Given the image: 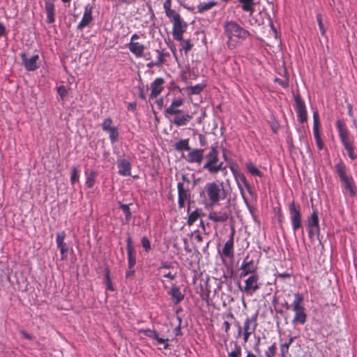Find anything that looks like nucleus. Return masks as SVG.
Here are the masks:
<instances>
[{"label":"nucleus","instance_id":"nucleus-1","mask_svg":"<svg viewBox=\"0 0 357 357\" xmlns=\"http://www.w3.org/2000/svg\"><path fill=\"white\" fill-rule=\"evenodd\" d=\"M227 45L229 50L235 49L250 36V33L233 20L226 21L223 25Z\"/></svg>","mask_w":357,"mask_h":357},{"label":"nucleus","instance_id":"nucleus-2","mask_svg":"<svg viewBox=\"0 0 357 357\" xmlns=\"http://www.w3.org/2000/svg\"><path fill=\"white\" fill-rule=\"evenodd\" d=\"M200 196L204 199L206 206L213 208L227 197V192L222 182H208L206 183Z\"/></svg>","mask_w":357,"mask_h":357},{"label":"nucleus","instance_id":"nucleus-3","mask_svg":"<svg viewBox=\"0 0 357 357\" xmlns=\"http://www.w3.org/2000/svg\"><path fill=\"white\" fill-rule=\"evenodd\" d=\"M335 171L340 178L343 187V192L349 193L350 196L356 195V190L354 181L351 175L347 174V167L346 165L340 161L335 165Z\"/></svg>","mask_w":357,"mask_h":357},{"label":"nucleus","instance_id":"nucleus-4","mask_svg":"<svg viewBox=\"0 0 357 357\" xmlns=\"http://www.w3.org/2000/svg\"><path fill=\"white\" fill-rule=\"evenodd\" d=\"M304 300L303 294L301 293L294 294V298L292 302V310L294 312V317L292 319V324H304L307 321V314L305 307L302 305Z\"/></svg>","mask_w":357,"mask_h":357},{"label":"nucleus","instance_id":"nucleus-5","mask_svg":"<svg viewBox=\"0 0 357 357\" xmlns=\"http://www.w3.org/2000/svg\"><path fill=\"white\" fill-rule=\"evenodd\" d=\"M206 163L203 168L209 173L215 174L220 171L223 162L218 159V151L217 147H212L210 152L206 155Z\"/></svg>","mask_w":357,"mask_h":357},{"label":"nucleus","instance_id":"nucleus-6","mask_svg":"<svg viewBox=\"0 0 357 357\" xmlns=\"http://www.w3.org/2000/svg\"><path fill=\"white\" fill-rule=\"evenodd\" d=\"M259 277L258 274L250 275L245 280V286L241 287L239 286L241 291L248 296H252L259 288Z\"/></svg>","mask_w":357,"mask_h":357},{"label":"nucleus","instance_id":"nucleus-7","mask_svg":"<svg viewBox=\"0 0 357 357\" xmlns=\"http://www.w3.org/2000/svg\"><path fill=\"white\" fill-rule=\"evenodd\" d=\"M238 1L242 10L249 14L250 19L248 23L252 26L259 25L258 20L253 16L255 11V6L257 4L255 0H238Z\"/></svg>","mask_w":357,"mask_h":357},{"label":"nucleus","instance_id":"nucleus-8","mask_svg":"<svg viewBox=\"0 0 357 357\" xmlns=\"http://www.w3.org/2000/svg\"><path fill=\"white\" fill-rule=\"evenodd\" d=\"M231 215L230 206L227 205L220 210L212 209L209 211L208 218L214 222H225Z\"/></svg>","mask_w":357,"mask_h":357},{"label":"nucleus","instance_id":"nucleus-9","mask_svg":"<svg viewBox=\"0 0 357 357\" xmlns=\"http://www.w3.org/2000/svg\"><path fill=\"white\" fill-rule=\"evenodd\" d=\"M307 232L310 238L314 236H319L320 234V227L318 218V213L315 210H313L311 215L307 220Z\"/></svg>","mask_w":357,"mask_h":357},{"label":"nucleus","instance_id":"nucleus-10","mask_svg":"<svg viewBox=\"0 0 357 357\" xmlns=\"http://www.w3.org/2000/svg\"><path fill=\"white\" fill-rule=\"evenodd\" d=\"M231 171L235 178V180L237 183V185L239 188V190L241 192V196L244 200L245 204L247 205L248 208H250L248 202L245 197L244 191L243 189V186L245 187L247 190H250V185L247 181L246 177L245 175L241 172H239L238 170L235 169L234 167H231Z\"/></svg>","mask_w":357,"mask_h":357},{"label":"nucleus","instance_id":"nucleus-11","mask_svg":"<svg viewBox=\"0 0 357 357\" xmlns=\"http://www.w3.org/2000/svg\"><path fill=\"white\" fill-rule=\"evenodd\" d=\"M257 313L254 314L250 317L245 319L243 326H238V336H241L242 333L252 334L255 333L257 326Z\"/></svg>","mask_w":357,"mask_h":357},{"label":"nucleus","instance_id":"nucleus-12","mask_svg":"<svg viewBox=\"0 0 357 357\" xmlns=\"http://www.w3.org/2000/svg\"><path fill=\"white\" fill-rule=\"evenodd\" d=\"M112 119L107 118L102 123V129L109 133L110 142L114 144L119 140V132L117 127L112 126Z\"/></svg>","mask_w":357,"mask_h":357},{"label":"nucleus","instance_id":"nucleus-13","mask_svg":"<svg viewBox=\"0 0 357 357\" xmlns=\"http://www.w3.org/2000/svg\"><path fill=\"white\" fill-rule=\"evenodd\" d=\"M240 269L241 271L239 275L241 278H245L248 275L257 274V266L255 264L252 259H249L248 257L243 259Z\"/></svg>","mask_w":357,"mask_h":357},{"label":"nucleus","instance_id":"nucleus-14","mask_svg":"<svg viewBox=\"0 0 357 357\" xmlns=\"http://www.w3.org/2000/svg\"><path fill=\"white\" fill-rule=\"evenodd\" d=\"M172 24L173 38L178 41H181L183 39V34L187 27V24L182 20L181 17L172 22Z\"/></svg>","mask_w":357,"mask_h":357},{"label":"nucleus","instance_id":"nucleus-15","mask_svg":"<svg viewBox=\"0 0 357 357\" xmlns=\"http://www.w3.org/2000/svg\"><path fill=\"white\" fill-rule=\"evenodd\" d=\"M290 219L295 233L301 227V214L294 203L289 205Z\"/></svg>","mask_w":357,"mask_h":357},{"label":"nucleus","instance_id":"nucleus-16","mask_svg":"<svg viewBox=\"0 0 357 357\" xmlns=\"http://www.w3.org/2000/svg\"><path fill=\"white\" fill-rule=\"evenodd\" d=\"M22 61L26 70L33 71L38 67L39 56L38 54L33 55L30 58H27L24 53L20 54Z\"/></svg>","mask_w":357,"mask_h":357},{"label":"nucleus","instance_id":"nucleus-17","mask_svg":"<svg viewBox=\"0 0 357 357\" xmlns=\"http://www.w3.org/2000/svg\"><path fill=\"white\" fill-rule=\"evenodd\" d=\"M165 80L162 77L155 79L150 84L151 93L150 98H156L163 91Z\"/></svg>","mask_w":357,"mask_h":357},{"label":"nucleus","instance_id":"nucleus-18","mask_svg":"<svg viewBox=\"0 0 357 357\" xmlns=\"http://www.w3.org/2000/svg\"><path fill=\"white\" fill-rule=\"evenodd\" d=\"M118 173L123 176L131 175L132 165L129 159L119 158L117 160Z\"/></svg>","mask_w":357,"mask_h":357},{"label":"nucleus","instance_id":"nucleus-19","mask_svg":"<svg viewBox=\"0 0 357 357\" xmlns=\"http://www.w3.org/2000/svg\"><path fill=\"white\" fill-rule=\"evenodd\" d=\"M93 8L90 5H86L84 8V12L82 17L81 21L77 26V29L82 30L86 26H88L93 20L92 16Z\"/></svg>","mask_w":357,"mask_h":357},{"label":"nucleus","instance_id":"nucleus-20","mask_svg":"<svg viewBox=\"0 0 357 357\" xmlns=\"http://www.w3.org/2000/svg\"><path fill=\"white\" fill-rule=\"evenodd\" d=\"M296 111L297 113L298 120L301 121V123L306 122L307 120V114L304 102L301 100L299 98H296Z\"/></svg>","mask_w":357,"mask_h":357},{"label":"nucleus","instance_id":"nucleus-21","mask_svg":"<svg viewBox=\"0 0 357 357\" xmlns=\"http://www.w3.org/2000/svg\"><path fill=\"white\" fill-rule=\"evenodd\" d=\"M336 126L338 130L341 142L343 144V146L351 143L349 137V132L340 120L337 121Z\"/></svg>","mask_w":357,"mask_h":357},{"label":"nucleus","instance_id":"nucleus-22","mask_svg":"<svg viewBox=\"0 0 357 357\" xmlns=\"http://www.w3.org/2000/svg\"><path fill=\"white\" fill-rule=\"evenodd\" d=\"M183 99L181 98H176L172 100L170 105L165 109L167 115H176L181 113L179 107L183 104Z\"/></svg>","mask_w":357,"mask_h":357},{"label":"nucleus","instance_id":"nucleus-23","mask_svg":"<svg viewBox=\"0 0 357 357\" xmlns=\"http://www.w3.org/2000/svg\"><path fill=\"white\" fill-rule=\"evenodd\" d=\"M204 149L191 150L187 155L186 160L190 163L200 164L204 158Z\"/></svg>","mask_w":357,"mask_h":357},{"label":"nucleus","instance_id":"nucleus-24","mask_svg":"<svg viewBox=\"0 0 357 357\" xmlns=\"http://www.w3.org/2000/svg\"><path fill=\"white\" fill-rule=\"evenodd\" d=\"M128 47L130 52L136 57L141 58L144 56V52L146 49L144 45L139 43L130 42L128 44Z\"/></svg>","mask_w":357,"mask_h":357},{"label":"nucleus","instance_id":"nucleus-25","mask_svg":"<svg viewBox=\"0 0 357 357\" xmlns=\"http://www.w3.org/2000/svg\"><path fill=\"white\" fill-rule=\"evenodd\" d=\"M234 233L232 232L230 235L229 240H227L224 245L222 251V254L224 257L230 259L234 257Z\"/></svg>","mask_w":357,"mask_h":357},{"label":"nucleus","instance_id":"nucleus-26","mask_svg":"<svg viewBox=\"0 0 357 357\" xmlns=\"http://www.w3.org/2000/svg\"><path fill=\"white\" fill-rule=\"evenodd\" d=\"M168 294L175 305L180 303L184 298V294L181 292L179 287L176 284H173L171 287Z\"/></svg>","mask_w":357,"mask_h":357},{"label":"nucleus","instance_id":"nucleus-27","mask_svg":"<svg viewBox=\"0 0 357 357\" xmlns=\"http://www.w3.org/2000/svg\"><path fill=\"white\" fill-rule=\"evenodd\" d=\"M45 9L47 14V22L52 24L55 21V8L54 4L50 0H46L45 3Z\"/></svg>","mask_w":357,"mask_h":357},{"label":"nucleus","instance_id":"nucleus-28","mask_svg":"<svg viewBox=\"0 0 357 357\" xmlns=\"http://www.w3.org/2000/svg\"><path fill=\"white\" fill-rule=\"evenodd\" d=\"M178 204L179 208H183L185 205L186 202L188 199V193L187 190L183 188V184L179 183L178 184Z\"/></svg>","mask_w":357,"mask_h":357},{"label":"nucleus","instance_id":"nucleus-29","mask_svg":"<svg viewBox=\"0 0 357 357\" xmlns=\"http://www.w3.org/2000/svg\"><path fill=\"white\" fill-rule=\"evenodd\" d=\"M176 116L174 117L173 120V123L176 126H184L188 124V123L192 119V115L189 114H183L181 115L176 114Z\"/></svg>","mask_w":357,"mask_h":357},{"label":"nucleus","instance_id":"nucleus-30","mask_svg":"<svg viewBox=\"0 0 357 357\" xmlns=\"http://www.w3.org/2000/svg\"><path fill=\"white\" fill-rule=\"evenodd\" d=\"M127 249H128V264L129 268H132L135 264V256L133 250L131 247V239L128 238L127 240Z\"/></svg>","mask_w":357,"mask_h":357},{"label":"nucleus","instance_id":"nucleus-31","mask_svg":"<svg viewBox=\"0 0 357 357\" xmlns=\"http://www.w3.org/2000/svg\"><path fill=\"white\" fill-rule=\"evenodd\" d=\"M86 182L85 185L88 188H91L94 186L97 173L95 171L90 172H85Z\"/></svg>","mask_w":357,"mask_h":357},{"label":"nucleus","instance_id":"nucleus-32","mask_svg":"<svg viewBox=\"0 0 357 357\" xmlns=\"http://www.w3.org/2000/svg\"><path fill=\"white\" fill-rule=\"evenodd\" d=\"M248 172L252 176L262 177L263 174L259 169L251 161H248L245 164Z\"/></svg>","mask_w":357,"mask_h":357},{"label":"nucleus","instance_id":"nucleus-33","mask_svg":"<svg viewBox=\"0 0 357 357\" xmlns=\"http://www.w3.org/2000/svg\"><path fill=\"white\" fill-rule=\"evenodd\" d=\"M175 149L178 151H189L190 149L189 146V139H180L174 145Z\"/></svg>","mask_w":357,"mask_h":357},{"label":"nucleus","instance_id":"nucleus-34","mask_svg":"<svg viewBox=\"0 0 357 357\" xmlns=\"http://www.w3.org/2000/svg\"><path fill=\"white\" fill-rule=\"evenodd\" d=\"M217 4L215 1L203 2L197 6L199 13H204V11L211 9Z\"/></svg>","mask_w":357,"mask_h":357},{"label":"nucleus","instance_id":"nucleus-35","mask_svg":"<svg viewBox=\"0 0 357 357\" xmlns=\"http://www.w3.org/2000/svg\"><path fill=\"white\" fill-rule=\"evenodd\" d=\"M296 337H290L284 343L280 345V353L288 354L290 345L294 341Z\"/></svg>","mask_w":357,"mask_h":357},{"label":"nucleus","instance_id":"nucleus-36","mask_svg":"<svg viewBox=\"0 0 357 357\" xmlns=\"http://www.w3.org/2000/svg\"><path fill=\"white\" fill-rule=\"evenodd\" d=\"M345 150L347 151L349 158L352 160L357 158V154L354 151V147L352 143H349L344 145Z\"/></svg>","mask_w":357,"mask_h":357},{"label":"nucleus","instance_id":"nucleus-37","mask_svg":"<svg viewBox=\"0 0 357 357\" xmlns=\"http://www.w3.org/2000/svg\"><path fill=\"white\" fill-rule=\"evenodd\" d=\"M156 52L158 54L157 59L155 61L158 63V67H160L164 63L165 59L166 56H169V53L165 52L164 51H160V50H156Z\"/></svg>","mask_w":357,"mask_h":357},{"label":"nucleus","instance_id":"nucleus-38","mask_svg":"<svg viewBox=\"0 0 357 357\" xmlns=\"http://www.w3.org/2000/svg\"><path fill=\"white\" fill-rule=\"evenodd\" d=\"M165 14L172 22L181 18L180 15L176 10H174L173 9L167 10L165 12Z\"/></svg>","mask_w":357,"mask_h":357},{"label":"nucleus","instance_id":"nucleus-39","mask_svg":"<svg viewBox=\"0 0 357 357\" xmlns=\"http://www.w3.org/2000/svg\"><path fill=\"white\" fill-rule=\"evenodd\" d=\"M119 206L125 214L126 220L127 221H129L132 216V213H131V211H130V209L129 207V204H120Z\"/></svg>","mask_w":357,"mask_h":357},{"label":"nucleus","instance_id":"nucleus-40","mask_svg":"<svg viewBox=\"0 0 357 357\" xmlns=\"http://www.w3.org/2000/svg\"><path fill=\"white\" fill-rule=\"evenodd\" d=\"M199 217V213L197 211H195L190 213L188 215V224L189 225H193L197 220Z\"/></svg>","mask_w":357,"mask_h":357},{"label":"nucleus","instance_id":"nucleus-41","mask_svg":"<svg viewBox=\"0 0 357 357\" xmlns=\"http://www.w3.org/2000/svg\"><path fill=\"white\" fill-rule=\"evenodd\" d=\"M313 132H314V138L316 140L317 146L319 150L321 151L324 149V143L321 139L319 130H314V131H313Z\"/></svg>","mask_w":357,"mask_h":357},{"label":"nucleus","instance_id":"nucleus-42","mask_svg":"<svg viewBox=\"0 0 357 357\" xmlns=\"http://www.w3.org/2000/svg\"><path fill=\"white\" fill-rule=\"evenodd\" d=\"M78 181H79L78 169L76 167H73L72 171H71V176H70L71 184L73 185Z\"/></svg>","mask_w":357,"mask_h":357},{"label":"nucleus","instance_id":"nucleus-43","mask_svg":"<svg viewBox=\"0 0 357 357\" xmlns=\"http://www.w3.org/2000/svg\"><path fill=\"white\" fill-rule=\"evenodd\" d=\"M277 347L275 343L271 345L265 351L266 357H274L275 356Z\"/></svg>","mask_w":357,"mask_h":357},{"label":"nucleus","instance_id":"nucleus-44","mask_svg":"<svg viewBox=\"0 0 357 357\" xmlns=\"http://www.w3.org/2000/svg\"><path fill=\"white\" fill-rule=\"evenodd\" d=\"M57 92H58L61 99L63 101L66 100L67 95H68V91L63 85H61L57 88Z\"/></svg>","mask_w":357,"mask_h":357},{"label":"nucleus","instance_id":"nucleus-45","mask_svg":"<svg viewBox=\"0 0 357 357\" xmlns=\"http://www.w3.org/2000/svg\"><path fill=\"white\" fill-rule=\"evenodd\" d=\"M139 333H142L144 335L151 337L153 339L156 337L157 333L155 331L151 330V329H139L138 331Z\"/></svg>","mask_w":357,"mask_h":357},{"label":"nucleus","instance_id":"nucleus-46","mask_svg":"<svg viewBox=\"0 0 357 357\" xmlns=\"http://www.w3.org/2000/svg\"><path fill=\"white\" fill-rule=\"evenodd\" d=\"M204 86L203 84H196L195 86H191L189 87L190 90V93L192 94L197 95L201 93V91L204 89Z\"/></svg>","mask_w":357,"mask_h":357},{"label":"nucleus","instance_id":"nucleus-47","mask_svg":"<svg viewBox=\"0 0 357 357\" xmlns=\"http://www.w3.org/2000/svg\"><path fill=\"white\" fill-rule=\"evenodd\" d=\"M313 121H314L313 131L319 130L320 123H319V114L317 111H314L313 112Z\"/></svg>","mask_w":357,"mask_h":357},{"label":"nucleus","instance_id":"nucleus-48","mask_svg":"<svg viewBox=\"0 0 357 357\" xmlns=\"http://www.w3.org/2000/svg\"><path fill=\"white\" fill-rule=\"evenodd\" d=\"M142 245L146 252L151 250V242L146 236H143L142 238Z\"/></svg>","mask_w":357,"mask_h":357},{"label":"nucleus","instance_id":"nucleus-49","mask_svg":"<svg viewBox=\"0 0 357 357\" xmlns=\"http://www.w3.org/2000/svg\"><path fill=\"white\" fill-rule=\"evenodd\" d=\"M58 248L60 250L61 258L63 259L67 257L68 253V246L66 243H62L61 245H57Z\"/></svg>","mask_w":357,"mask_h":357},{"label":"nucleus","instance_id":"nucleus-50","mask_svg":"<svg viewBox=\"0 0 357 357\" xmlns=\"http://www.w3.org/2000/svg\"><path fill=\"white\" fill-rule=\"evenodd\" d=\"M181 42L183 50L185 51V53H188L192 47V45L190 43V41L189 40H183L182 39Z\"/></svg>","mask_w":357,"mask_h":357},{"label":"nucleus","instance_id":"nucleus-51","mask_svg":"<svg viewBox=\"0 0 357 357\" xmlns=\"http://www.w3.org/2000/svg\"><path fill=\"white\" fill-rule=\"evenodd\" d=\"M317 21L318 22V25H319V30H320L321 34L322 36H324L325 33H326V29L324 27L321 14H317Z\"/></svg>","mask_w":357,"mask_h":357},{"label":"nucleus","instance_id":"nucleus-52","mask_svg":"<svg viewBox=\"0 0 357 357\" xmlns=\"http://www.w3.org/2000/svg\"><path fill=\"white\" fill-rule=\"evenodd\" d=\"M65 238H66V233L64 231L59 232L56 234V245H61L62 243H64Z\"/></svg>","mask_w":357,"mask_h":357},{"label":"nucleus","instance_id":"nucleus-53","mask_svg":"<svg viewBox=\"0 0 357 357\" xmlns=\"http://www.w3.org/2000/svg\"><path fill=\"white\" fill-rule=\"evenodd\" d=\"M105 282L107 284V289L113 291L114 289L112 285V280L109 277V271H107L105 274Z\"/></svg>","mask_w":357,"mask_h":357},{"label":"nucleus","instance_id":"nucleus-54","mask_svg":"<svg viewBox=\"0 0 357 357\" xmlns=\"http://www.w3.org/2000/svg\"><path fill=\"white\" fill-rule=\"evenodd\" d=\"M154 340H155L158 344H164L165 349H168L169 344L167 342H168L169 340L167 338L164 339V338L160 337L157 333L156 337H155Z\"/></svg>","mask_w":357,"mask_h":357},{"label":"nucleus","instance_id":"nucleus-55","mask_svg":"<svg viewBox=\"0 0 357 357\" xmlns=\"http://www.w3.org/2000/svg\"><path fill=\"white\" fill-rule=\"evenodd\" d=\"M238 356H241V349L240 347H236L234 350L228 354L229 357H236Z\"/></svg>","mask_w":357,"mask_h":357},{"label":"nucleus","instance_id":"nucleus-56","mask_svg":"<svg viewBox=\"0 0 357 357\" xmlns=\"http://www.w3.org/2000/svg\"><path fill=\"white\" fill-rule=\"evenodd\" d=\"M172 265L169 262H162L160 267L158 268V271L160 273H162L163 269L169 268Z\"/></svg>","mask_w":357,"mask_h":357},{"label":"nucleus","instance_id":"nucleus-57","mask_svg":"<svg viewBox=\"0 0 357 357\" xmlns=\"http://www.w3.org/2000/svg\"><path fill=\"white\" fill-rule=\"evenodd\" d=\"M192 237L197 243H201L203 241L202 236L199 231H195L193 234Z\"/></svg>","mask_w":357,"mask_h":357},{"label":"nucleus","instance_id":"nucleus-58","mask_svg":"<svg viewBox=\"0 0 357 357\" xmlns=\"http://www.w3.org/2000/svg\"><path fill=\"white\" fill-rule=\"evenodd\" d=\"M176 276V273H172V272H168V273H163V277L164 278H169L170 280H174L175 279Z\"/></svg>","mask_w":357,"mask_h":357},{"label":"nucleus","instance_id":"nucleus-59","mask_svg":"<svg viewBox=\"0 0 357 357\" xmlns=\"http://www.w3.org/2000/svg\"><path fill=\"white\" fill-rule=\"evenodd\" d=\"M171 0H166L163 3V8L165 9V12H166L168 10L172 9L171 8Z\"/></svg>","mask_w":357,"mask_h":357},{"label":"nucleus","instance_id":"nucleus-60","mask_svg":"<svg viewBox=\"0 0 357 357\" xmlns=\"http://www.w3.org/2000/svg\"><path fill=\"white\" fill-rule=\"evenodd\" d=\"M135 273V271L132 268H129L128 271L126 273V277L127 278H129L130 277L132 276Z\"/></svg>","mask_w":357,"mask_h":357},{"label":"nucleus","instance_id":"nucleus-61","mask_svg":"<svg viewBox=\"0 0 357 357\" xmlns=\"http://www.w3.org/2000/svg\"><path fill=\"white\" fill-rule=\"evenodd\" d=\"M223 326L225 327V330L226 333H228L229 330L230 329V324L227 321H225L223 323Z\"/></svg>","mask_w":357,"mask_h":357},{"label":"nucleus","instance_id":"nucleus-62","mask_svg":"<svg viewBox=\"0 0 357 357\" xmlns=\"http://www.w3.org/2000/svg\"><path fill=\"white\" fill-rule=\"evenodd\" d=\"M241 335H243V341H244V342L246 343L248 341V340H249V338H250V335L252 334L246 333H242Z\"/></svg>","mask_w":357,"mask_h":357},{"label":"nucleus","instance_id":"nucleus-63","mask_svg":"<svg viewBox=\"0 0 357 357\" xmlns=\"http://www.w3.org/2000/svg\"><path fill=\"white\" fill-rule=\"evenodd\" d=\"M146 66L149 68H151L154 66H158V63H156L155 61H151L146 64Z\"/></svg>","mask_w":357,"mask_h":357},{"label":"nucleus","instance_id":"nucleus-64","mask_svg":"<svg viewBox=\"0 0 357 357\" xmlns=\"http://www.w3.org/2000/svg\"><path fill=\"white\" fill-rule=\"evenodd\" d=\"M6 33V28L3 24L0 23V36L5 35Z\"/></svg>","mask_w":357,"mask_h":357}]
</instances>
